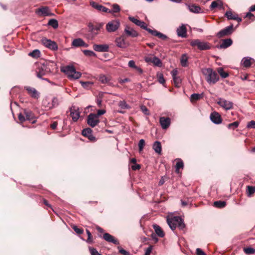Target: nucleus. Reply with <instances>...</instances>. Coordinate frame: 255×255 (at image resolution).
Listing matches in <instances>:
<instances>
[{
    "label": "nucleus",
    "mask_w": 255,
    "mask_h": 255,
    "mask_svg": "<svg viewBox=\"0 0 255 255\" xmlns=\"http://www.w3.org/2000/svg\"><path fill=\"white\" fill-rule=\"evenodd\" d=\"M52 64L49 62L40 63L37 64L35 69L36 76L40 79H43L42 77L51 72Z\"/></svg>",
    "instance_id": "nucleus-1"
},
{
    "label": "nucleus",
    "mask_w": 255,
    "mask_h": 255,
    "mask_svg": "<svg viewBox=\"0 0 255 255\" xmlns=\"http://www.w3.org/2000/svg\"><path fill=\"white\" fill-rule=\"evenodd\" d=\"M202 73L205 77L206 81L210 85L215 84L219 81L220 77L218 73L212 68L203 69Z\"/></svg>",
    "instance_id": "nucleus-2"
},
{
    "label": "nucleus",
    "mask_w": 255,
    "mask_h": 255,
    "mask_svg": "<svg viewBox=\"0 0 255 255\" xmlns=\"http://www.w3.org/2000/svg\"><path fill=\"white\" fill-rule=\"evenodd\" d=\"M167 222L172 231L175 230L177 227L180 230H183L185 228L184 220L180 216L168 217Z\"/></svg>",
    "instance_id": "nucleus-3"
},
{
    "label": "nucleus",
    "mask_w": 255,
    "mask_h": 255,
    "mask_svg": "<svg viewBox=\"0 0 255 255\" xmlns=\"http://www.w3.org/2000/svg\"><path fill=\"white\" fill-rule=\"evenodd\" d=\"M190 44L193 47L197 48L200 50H206L212 48V46L208 42L201 41L199 39H193L192 40Z\"/></svg>",
    "instance_id": "nucleus-4"
},
{
    "label": "nucleus",
    "mask_w": 255,
    "mask_h": 255,
    "mask_svg": "<svg viewBox=\"0 0 255 255\" xmlns=\"http://www.w3.org/2000/svg\"><path fill=\"white\" fill-rule=\"evenodd\" d=\"M217 104L226 111L233 109L234 104L232 102L222 98L218 99Z\"/></svg>",
    "instance_id": "nucleus-5"
},
{
    "label": "nucleus",
    "mask_w": 255,
    "mask_h": 255,
    "mask_svg": "<svg viewBox=\"0 0 255 255\" xmlns=\"http://www.w3.org/2000/svg\"><path fill=\"white\" fill-rule=\"evenodd\" d=\"M120 26V22L118 19L113 20L109 21L106 26V30L108 32L116 31Z\"/></svg>",
    "instance_id": "nucleus-6"
},
{
    "label": "nucleus",
    "mask_w": 255,
    "mask_h": 255,
    "mask_svg": "<svg viewBox=\"0 0 255 255\" xmlns=\"http://www.w3.org/2000/svg\"><path fill=\"white\" fill-rule=\"evenodd\" d=\"M233 32V25L231 24L218 32L216 34V36L218 38H221L226 36L230 35Z\"/></svg>",
    "instance_id": "nucleus-7"
},
{
    "label": "nucleus",
    "mask_w": 255,
    "mask_h": 255,
    "mask_svg": "<svg viewBox=\"0 0 255 255\" xmlns=\"http://www.w3.org/2000/svg\"><path fill=\"white\" fill-rule=\"evenodd\" d=\"M69 112H70V116L72 118V121L74 122H77L80 117L79 108L73 105L69 108Z\"/></svg>",
    "instance_id": "nucleus-8"
},
{
    "label": "nucleus",
    "mask_w": 255,
    "mask_h": 255,
    "mask_svg": "<svg viewBox=\"0 0 255 255\" xmlns=\"http://www.w3.org/2000/svg\"><path fill=\"white\" fill-rule=\"evenodd\" d=\"M87 122L90 127L94 128L99 123L100 121L95 114L91 113L87 117Z\"/></svg>",
    "instance_id": "nucleus-9"
},
{
    "label": "nucleus",
    "mask_w": 255,
    "mask_h": 255,
    "mask_svg": "<svg viewBox=\"0 0 255 255\" xmlns=\"http://www.w3.org/2000/svg\"><path fill=\"white\" fill-rule=\"evenodd\" d=\"M41 43L45 47L51 50H56L58 49L57 45L55 42L46 38H44L41 39Z\"/></svg>",
    "instance_id": "nucleus-10"
},
{
    "label": "nucleus",
    "mask_w": 255,
    "mask_h": 255,
    "mask_svg": "<svg viewBox=\"0 0 255 255\" xmlns=\"http://www.w3.org/2000/svg\"><path fill=\"white\" fill-rule=\"evenodd\" d=\"M144 60L147 63H153L155 66L161 67L162 62L161 60L154 56H148L144 58Z\"/></svg>",
    "instance_id": "nucleus-11"
},
{
    "label": "nucleus",
    "mask_w": 255,
    "mask_h": 255,
    "mask_svg": "<svg viewBox=\"0 0 255 255\" xmlns=\"http://www.w3.org/2000/svg\"><path fill=\"white\" fill-rule=\"evenodd\" d=\"M210 118L213 123L217 125L220 124L222 122V119L221 115L216 112L212 113L210 115Z\"/></svg>",
    "instance_id": "nucleus-12"
},
{
    "label": "nucleus",
    "mask_w": 255,
    "mask_h": 255,
    "mask_svg": "<svg viewBox=\"0 0 255 255\" xmlns=\"http://www.w3.org/2000/svg\"><path fill=\"white\" fill-rule=\"evenodd\" d=\"M124 32L126 35L131 37H136L138 36V33L133 28L126 25L124 30Z\"/></svg>",
    "instance_id": "nucleus-13"
},
{
    "label": "nucleus",
    "mask_w": 255,
    "mask_h": 255,
    "mask_svg": "<svg viewBox=\"0 0 255 255\" xmlns=\"http://www.w3.org/2000/svg\"><path fill=\"white\" fill-rule=\"evenodd\" d=\"M38 14H41L43 16H53L54 13L50 12V9L47 6H43L38 8L37 11Z\"/></svg>",
    "instance_id": "nucleus-14"
},
{
    "label": "nucleus",
    "mask_w": 255,
    "mask_h": 255,
    "mask_svg": "<svg viewBox=\"0 0 255 255\" xmlns=\"http://www.w3.org/2000/svg\"><path fill=\"white\" fill-rule=\"evenodd\" d=\"M72 46L75 47H87L88 44L86 43L81 38L74 39L72 42Z\"/></svg>",
    "instance_id": "nucleus-15"
},
{
    "label": "nucleus",
    "mask_w": 255,
    "mask_h": 255,
    "mask_svg": "<svg viewBox=\"0 0 255 255\" xmlns=\"http://www.w3.org/2000/svg\"><path fill=\"white\" fill-rule=\"evenodd\" d=\"M159 122L163 129H167L171 124V120L169 118L164 117H160Z\"/></svg>",
    "instance_id": "nucleus-16"
},
{
    "label": "nucleus",
    "mask_w": 255,
    "mask_h": 255,
    "mask_svg": "<svg viewBox=\"0 0 255 255\" xmlns=\"http://www.w3.org/2000/svg\"><path fill=\"white\" fill-rule=\"evenodd\" d=\"M82 134L91 141H95L96 140L95 137L92 134V130L90 128L84 129L82 131Z\"/></svg>",
    "instance_id": "nucleus-17"
},
{
    "label": "nucleus",
    "mask_w": 255,
    "mask_h": 255,
    "mask_svg": "<svg viewBox=\"0 0 255 255\" xmlns=\"http://www.w3.org/2000/svg\"><path fill=\"white\" fill-rule=\"evenodd\" d=\"M93 49L97 52H108L109 46L107 44H94Z\"/></svg>",
    "instance_id": "nucleus-18"
},
{
    "label": "nucleus",
    "mask_w": 255,
    "mask_h": 255,
    "mask_svg": "<svg viewBox=\"0 0 255 255\" xmlns=\"http://www.w3.org/2000/svg\"><path fill=\"white\" fill-rule=\"evenodd\" d=\"M103 238L105 241L109 243H112L116 245L119 244V242L109 233H106L104 234Z\"/></svg>",
    "instance_id": "nucleus-19"
},
{
    "label": "nucleus",
    "mask_w": 255,
    "mask_h": 255,
    "mask_svg": "<svg viewBox=\"0 0 255 255\" xmlns=\"http://www.w3.org/2000/svg\"><path fill=\"white\" fill-rule=\"evenodd\" d=\"M233 44V41L231 38H227L223 40L221 44L217 45L218 49H226L230 47Z\"/></svg>",
    "instance_id": "nucleus-20"
},
{
    "label": "nucleus",
    "mask_w": 255,
    "mask_h": 255,
    "mask_svg": "<svg viewBox=\"0 0 255 255\" xmlns=\"http://www.w3.org/2000/svg\"><path fill=\"white\" fill-rule=\"evenodd\" d=\"M75 68L73 66H66L63 67L61 69V71L64 73L65 74L67 75V76L70 78L74 71H75Z\"/></svg>",
    "instance_id": "nucleus-21"
},
{
    "label": "nucleus",
    "mask_w": 255,
    "mask_h": 255,
    "mask_svg": "<svg viewBox=\"0 0 255 255\" xmlns=\"http://www.w3.org/2000/svg\"><path fill=\"white\" fill-rule=\"evenodd\" d=\"M25 89L27 91L28 94L33 98L35 99H38L39 95V93L37 92V91L32 87H25Z\"/></svg>",
    "instance_id": "nucleus-22"
},
{
    "label": "nucleus",
    "mask_w": 255,
    "mask_h": 255,
    "mask_svg": "<svg viewBox=\"0 0 255 255\" xmlns=\"http://www.w3.org/2000/svg\"><path fill=\"white\" fill-rule=\"evenodd\" d=\"M255 62L253 58L249 57H244L242 60V64L244 67L248 68Z\"/></svg>",
    "instance_id": "nucleus-23"
},
{
    "label": "nucleus",
    "mask_w": 255,
    "mask_h": 255,
    "mask_svg": "<svg viewBox=\"0 0 255 255\" xmlns=\"http://www.w3.org/2000/svg\"><path fill=\"white\" fill-rule=\"evenodd\" d=\"M177 35L179 37H186L187 35V29L185 25L182 24L177 29Z\"/></svg>",
    "instance_id": "nucleus-24"
},
{
    "label": "nucleus",
    "mask_w": 255,
    "mask_h": 255,
    "mask_svg": "<svg viewBox=\"0 0 255 255\" xmlns=\"http://www.w3.org/2000/svg\"><path fill=\"white\" fill-rule=\"evenodd\" d=\"M91 5L94 8L97 9L99 11H102V12H110L109 9H108V8L106 7L105 6H104L101 4H99L96 2H93L91 3Z\"/></svg>",
    "instance_id": "nucleus-25"
},
{
    "label": "nucleus",
    "mask_w": 255,
    "mask_h": 255,
    "mask_svg": "<svg viewBox=\"0 0 255 255\" xmlns=\"http://www.w3.org/2000/svg\"><path fill=\"white\" fill-rule=\"evenodd\" d=\"M149 33L151 35L157 36L158 38L161 39L162 40H166L167 39V36L166 35L160 32H158L156 30H149Z\"/></svg>",
    "instance_id": "nucleus-26"
},
{
    "label": "nucleus",
    "mask_w": 255,
    "mask_h": 255,
    "mask_svg": "<svg viewBox=\"0 0 255 255\" xmlns=\"http://www.w3.org/2000/svg\"><path fill=\"white\" fill-rule=\"evenodd\" d=\"M116 45L117 46L120 48H126L127 47V44L125 42V39L123 37H120L116 38L115 40Z\"/></svg>",
    "instance_id": "nucleus-27"
},
{
    "label": "nucleus",
    "mask_w": 255,
    "mask_h": 255,
    "mask_svg": "<svg viewBox=\"0 0 255 255\" xmlns=\"http://www.w3.org/2000/svg\"><path fill=\"white\" fill-rule=\"evenodd\" d=\"M153 149L155 152L158 154H161L162 147L161 143L158 141H156L153 144Z\"/></svg>",
    "instance_id": "nucleus-28"
},
{
    "label": "nucleus",
    "mask_w": 255,
    "mask_h": 255,
    "mask_svg": "<svg viewBox=\"0 0 255 255\" xmlns=\"http://www.w3.org/2000/svg\"><path fill=\"white\" fill-rule=\"evenodd\" d=\"M153 227L157 236L161 238L164 236L165 234L159 226L157 225H153Z\"/></svg>",
    "instance_id": "nucleus-29"
},
{
    "label": "nucleus",
    "mask_w": 255,
    "mask_h": 255,
    "mask_svg": "<svg viewBox=\"0 0 255 255\" xmlns=\"http://www.w3.org/2000/svg\"><path fill=\"white\" fill-rule=\"evenodd\" d=\"M223 7L222 2L220 0L213 1L210 5V9H213L215 8H222Z\"/></svg>",
    "instance_id": "nucleus-30"
},
{
    "label": "nucleus",
    "mask_w": 255,
    "mask_h": 255,
    "mask_svg": "<svg viewBox=\"0 0 255 255\" xmlns=\"http://www.w3.org/2000/svg\"><path fill=\"white\" fill-rule=\"evenodd\" d=\"M188 7L191 12L194 13H199L201 10V7L196 4H189Z\"/></svg>",
    "instance_id": "nucleus-31"
},
{
    "label": "nucleus",
    "mask_w": 255,
    "mask_h": 255,
    "mask_svg": "<svg viewBox=\"0 0 255 255\" xmlns=\"http://www.w3.org/2000/svg\"><path fill=\"white\" fill-rule=\"evenodd\" d=\"M204 97V93H202L201 94H196L194 93L191 95L190 100L191 102H193L195 101H198L201 99H202Z\"/></svg>",
    "instance_id": "nucleus-32"
},
{
    "label": "nucleus",
    "mask_w": 255,
    "mask_h": 255,
    "mask_svg": "<svg viewBox=\"0 0 255 255\" xmlns=\"http://www.w3.org/2000/svg\"><path fill=\"white\" fill-rule=\"evenodd\" d=\"M99 80L103 84H110V78L104 75H100L99 77Z\"/></svg>",
    "instance_id": "nucleus-33"
},
{
    "label": "nucleus",
    "mask_w": 255,
    "mask_h": 255,
    "mask_svg": "<svg viewBox=\"0 0 255 255\" xmlns=\"http://www.w3.org/2000/svg\"><path fill=\"white\" fill-rule=\"evenodd\" d=\"M188 57L186 54H184L182 55L180 62L181 64L183 67H186L188 66Z\"/></svg>",
    "instance_id": "nucleus-34"
},
{
    "label": "nucleus",
    "mask_w": 255,
    "mask_h": 255,
    "mask_svg": "<svg viewBox=\"0 0 255 255\" xmlns=\"http://www.w3.org/2000/svg\"><path fill=\"white\" fill-rule=\"evenodd\" d=\"M103 23H100L97 24L95 26H92V27L91 28V31L93 32V34H94L95 35H97L98 33L95 32V31L100 30L103 28Z\"/></svg>",
    "instance_id": "nucleus-35"
},
{
    "label": "nucleus",
    "mask_w": 255,
    "mask_h": 255,
    "mask_svg": "<svg viewBox=\"0 0 255 255\" xmlns=\"http://www.w3.org/2000/svg\"><path fill=\"white\" fill-rule=\"evenodd\" d=\"M24 115L26 120L31 121L32 123H34L35 121H32L33 119V115L30 111H24Z\"/></svg>",
    "instance_id": "nucleus-36"
},
{
    "label": "nucleus",
    "mask_w": 255,
    "mask_h": 255,
    "mask_svg": "<svg viewBox=\"0 0 255 255\" xmlns=\"http://www.w3.org/2000/svg\"><path fill=\"white\" fill-rule=\"evenodd\" d=\"M218 73L220 74L223 78H227L229 75V73L224 70V69L222 67H219L217 69Z\"/></svg>",
    "instance_id": "nucleus-37"
},
{
    "label": "nucleus",
    "mask_w": 255,
    "mask_h": 255,
    "mask_svg": "<svg viewBox=\"0 0 255 255\" xmlns=\"http://www.w3.org/2000/svg\"><path fill=\"white\" fill-rule=\"evenodd\" d=\"M226 205V202L223 201H217L214 202V206L218 208H223Z\"/></svg>",
    "instance_id": "nucleus-38"
},
{
    "label": "nucleus",
    "mask_w": 255,
    "mask_h": 255,
    "mask_svg": "<svg viewBox=\"0 0 255 255\" xmlns=\"http://www.w3.org/2000/svg\"><path fill=\"white\" fill-rule=\"evenodd\" d=\"M48 25L52 26L53 28L56 29L58 26V23L56 19H50L48 22Z\"/></svg>",
    "instance_id": "nucleus-39"
},
{
    "label": "nucleus",
    "mask_w": 255,
    "mask_h": 255,
    "mask_svg": "<svg viewBox=\"0 0 255 255\" xmlns=\"http://www.w3.org/2000/svg\"><path fill=\"white\" fill-rule=\"evenodd\" d=\"M112 8H113L112 10L110 9V12H108V13H117V12H119L121 10L120 6L118 4H116V3L112 5Z\"/></svg>",
    "instance_id": "nucleus-40"
},
{
    "label": "nucleus",
    "mask_w": 255,
    "mask_h": 255,
    "mask_svg": "<svg viewBox=\"0 0 255 255\" xmlns=\"http://www.w3.org/2000/svg\"><path fill=\"white\" fill-rule=\"evenodd\" d=\"M137 26L140 27L141 28H142L143 29L146 30L149 33V30H152V29H151L150 28H148L147 27V24L145 22H144V21H141V20H139V22H138V23L137 24Z\"/></svg>",
    "instance_id": "nucleus-41"
},
{
    "label": "nucleus",
    "mask_w": 255,
    "mask_h": 255,
    "mask_svg": "<svg viewBox=\"0 0 255 255\" xmlns=\"http://www.w3.org/2000/svg\"><path fill=\"white\" fill-rule=\"evenodd\" d=\"M29 55L33 58H38L40 56V52L38 49H35L29 53Z\"/></svg>",
    "instance_id": "nucleus-42"
},
{
    "label": "nucleus",
    "mask_w": 255,
    "mask_h": 255,
    "mask_svg": "<svg viewBox=\"0 0 255 255\" xmlns=\"http://www.w3.org/2000/svg\"><path fill=\"white\" fill-rule=\"evenodd\" d=\"M119 107L123 109H129L130 106L125 101H121L119 103Z\"/></svg>",
    "instance_id": "nucleus-43"
},
{
    "label": "nucleus",
    "mask_w": 255,
    "mask_h": 255,
    "mask_svg": "<svg viewBox=\"0 0 255 255\" xmlns=\"http://www.w3.org/2000/svg\"><path fill=\"white\" fill-rule=\"evenodd\" d=\"M81 76V74L79 72H77L75 70V71L73 72L71 76L70 77V79H78Z\"/></svg>",
    "instance_id": "nucleus-44"
},
{
    "label": "nucleus",
    "mask_w": 255,
    "mask_h": 255,
    "mask_svg": "<svg viewBox=\"0 0 255 255\" xmlns=\"http://www.w3.org/2000/svg\"><path fill=\"white\" fill-rule=\"evenodd\" d=\"M184 166L183 162L181 160H179L176 164V172H178L181 168H183Z\"/></svg>",
    "instance_id": "nucleus-45"
},
{
    "label": "nucleus",
    "mask_w": 255,
    "mask_h": 255,
    "mask_svg": "<svg viewBox=\"0 0 255 255\" xmlns=\"http://www.w3.org/2000/svg\"><path fill=\"white\" fill-rule=\"evenodd\" d=\"M244 251L247 255H251L255 253V249L251 247L244 248Z\"/></svg>",
    "instance_id": "nucleus-46"
},
{
    "label": "nucleus",
    "mask_w": 255,
    "mask_h": 255,
    "mask_svg": "<svg viewBox=\"0 0 255 255\" xmlns=\"http://www.w3.org/2000/svg\"><path fill=\"white\" fill-rule=\"evenodd\" d=\"M83 53L87 56L92 57L96 56V54L93 51L89 50H84L83 51Z\"/></svg>",
    "instance_id": "nucleus-47"
},
{
    "label": "nucleus",
    "mask_w": 255,
    "mask_h": 255,
    "mask_svg": "<svg viewBox=\"0 0 255 255\" xmlns=\"http://www.w3.org/2000/svg\"><path fill=\"white\" fill-rule=\"evenodd\" d=\"M239 125V122L238 121H236L235 122L229 124L228 127L230 129H234L237 127H238Z\"/></svg>",
    "instance_id": "nucleus-48"
},
{
    "label": "nucleus",
    "mask_w": 255,
    "mask_h": 255,
    "mask_svg": "<svg viewBox=\"0 0 255 255\" xmlns=\"http://www.w3.org/2000/svg\"><path fill=\"white\" fill-rule=\"evenodd\" d=\"M80 83L84 88L88 89L92 85L93 83L91 82H80Z\"/></svg>",
    "instance_id": "nucleus-49"
},
{
    "label": "nucleus",
    "mask_w": 255,
    "mask_h": 255,
    "mask_svg": "<svg viewBox=\"0 0 255 255\" xmlns=\"http://www.w3.org/2000/svg\"><path fill=\"white\" fill-rule=\"evenodd\" d=\"M225 16L227 17L228 19H234L236 15H233L232 12L231 10L227 11L225 13Z\"/></svg>",
    "instance_id": "nucleus-50"
},
{
    "label": "nucleus",
    "mask_w": 255,
    "mask_h": 255,
    "mask_svg": "<svg viewBox=\"0 0 255 255\" xmlns=\"http://www.w3.org/2000/svg\"><path fill=\"white\" fill-rule=\"evenodd\" d=\"M255 192V187L248 186L247 187V193L249 195H251Z\"/></svg>",
    "instance_id": "nucleus-51"
},
{
    "label": "nucleus",
    "mask_w": 255,
    "mask_h": 255,
    "mask_svg": "<svg viewBox=\"0 0 255 255\" xmlns=\"http://www.w3.org/2000/svg\"><path fill=\"white\" fill-rule=\"evenodd\" d=\"M174 84L176 87H179L180 84L181 82V79L179 77H175L174 78H173Z\"/></svg>",
    "instance_id": "nucleus-52"
},
{
    "label": "nucleus",
    "mask_w": 255,
    "mask_h": 255,
    "mask_svg": "<svg viewBox=\"0 0 255 255\" xmlns=\"http://www.w3.org/2000/svg\"><path fill=\"white\" fill-rule=\"evenodd\" d=\"M89 250L91 255H102V254L99 253L97 250L95 248L89 247Z\"/></svg>",
    "instance_id": "nucleus-53"
},
{
    "label": "nucleus",
    "mask_w": 255,
    "mask_h": 255,
    "mask_svg": "<svg viewBox=\"0 0 255 255\" xmlns=\"http://www.w3.org/2000/svg\"><path fill=\"white\" fill-rule=\"evenodd\" d=\"M58 105H59L58 99L57 98L54 97V98H53L52 99V107H50V108L56 107L58 106Z\"/></svg>",
    "instance_id": "nucleus-54"
},
{
    "label": "nucleus",
    "mask_w": 255,
    "mask_h": 255,
    "mask_svg": "<svg viewBox=\"0 0 255 255\" xmlns=\"http://www.w3.org/2000/svg\"><path fill=\"white\" fill-rule=\"evenodd\" d=\"M138 147L139 151H142L143 150V148L144 147V146L145 145V141L143 139H141L139 142H138Z\"/></svg>",
    "instance_id": "nucleus-55"
},
{
    "label": "nucleus",
    "mask_w": 255,
    "mask_h": 255,
    "mask_svg": "<svg viewBox=\"0 0 255 255\" xmlns=\"http://www.w3.org/2000/svg\"><path fill=\"white\" fill-rule=\"evenodd\" d=\"M141 111L146 115H149V112L147 107L144 105L140 106Z\"/></svg>",
    "instance_id": "nucleus-56"
},
{
    "label": "nucleus",
    "mask_w": 255,
    "mask_h": 255,
    "mask_svg": "<svg viewBox=\"0 0 255 255\" xmlns=\"http://www.w3.org/2000/svg\"><path fill=\"white\" fill-rule=\"evenodd\" d=\"M73 230L77 234H81L83 232V230L82 229L79 228L76 226H74L72 227Z\"/></svg>",
    "instance_id": "nucleus-57"
},
{
    "label": "nucleus",
    "mask_w": 255,
    "mask_h": 255,
    "mask_svg": "<svg viewBox=\"0 0 255 255\" xmlns=\"http://www.w3.org/2000/svg\"><path fill=\"white\" fill-rule=\"evenodd\" d=\"M128 19L130 21H131V22L134 23L136 25H137V24L140 20L137 19V18H136L134 17L131 16L128 17Z\"/></svg>",
    "instance_id": "nucleus-58"
},
{
    "label": "nucleus",
    "mask_w": 255,
    "mask_h": 255,
    "mask_svg": "<svg viewBox=\"0 0 255 255\" xmlns=\"http://www.w3.org/2000/svg\"><path fill=\"white\" fill-rule=\"evenodd\" d=\"M158 82L162 84H164L165 82V79L162 74H160L158 75Z\"/></svg>",
    "instance_id": "nucleus-59"
},
{
    "label": "nucleus",
    "mask_w": 255,
    "mask_h": 255,
    "mask_svg": "<svg viewBox=\"0 0 255 255\" xmlns=\"http://www.w3.org/2000/svg\"><path fill=\"white\" fill-rule=\"evenodd\" d=\"M247 128L255 129V121H251L249 122L247 125Z\"/></svg>",
    "instance_id": "nucleus-60"
},
{
    "label": "nucleus",
    "mask_w": 255,
    "mask_h": 255,
    "mask_svg": "<svg viewBox=\"0 0 255 255\" xmlns=\"http://www.w3.org/2000/svg\"><path fill=\"white\" fill-rule=\"evenodd\" d=\"M153 249V246L150 245L146 250L144 255H150Z\"/></svg>",
    "instance_id": "nucleus-61"
},
{
    "label": "nucleus",
    "mask_w": 255,
    "mask_h": 255,
    "mask_svg": "<svg viewBox=\"0 0 255 255\" xmlns=\"http://www.w3.org/2000/svg\"><path fill=\"white\" fill-rule=\"evenodd\" d=\"M119 249V252L124 255H129V252H127V251L123 249L120 248V247H118Z\"/></svg>",
    "instance_id": "nucleus-62"
},
{
    "label": "nucleus",
    "mask_w": 255,
    "mask_h": 255,
    "mask_svg": "<svg viewBox=\"0 0 255 255\" xmlns=\"http://www.w3.org/2000/svg\"><path fill=\"white\" fill-rule=\"evenodd\" d=\"M18 118L19 121H20L21 122H23L26 121L25 117L21 113L19 114Z\"/></svg>",
    "instance_id": "nucleus-63"
},
{
    "label": "nucleus",
    "mask_w": 255,
    "mask_h": 255,
    "mask_svg": "<svg viewBox=\"0 0 255 255\" xmlns=\"http://www.w3.org/2000/svg\"><path fill=\"white\" fill-rule=\"evenodd\" d=\"M196 254L197 255H206L205 252L200 248L196 249Z\"/></svg>",
    "instance_id": "nucleus-64"
}]
</instances>
